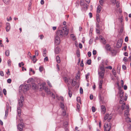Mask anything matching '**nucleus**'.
<instances>
[{
    "mask_svg": "<svg viewBox=\"0 0 131 131\" xmlns=\"http://www.w3.org/2000/svg\"><path fill=\"white\" fill-rule=\"evenodd\" d=\"M96 53V50H93V54L94 55H95Z\"/></svg>",
    "mask_w": 131,
    "mask_h": 131,
    "instance_id": "nucleus-59",
    "label": "nucleus"
},
{
    "mask_svg": "<svg viewBox=\"0 0 131 131\" xmlns=\"http://www.w3.org/2000/svg\"><path fill=\"white\" fill-rule=\"evenodd\" d=\"M122 41H117L116 43V47L117 48H119L122 45Z\"/></svg>",
    "mask_w": 131,
    "mask_h": 131,
    "instance_id": "nucleus-13",
    "label": "nucleus"
},
{
    "mask_svg": "<svg viewBox=\"0 0 131 131\" xmlns=\"http://www.w3.org/2000/svg\"><path fill=\"white\" fill-rule=\"evenodd\" d=\"M77 100L78 102L81 103V98L80 97H77Z\"/></svg>",
    "mask_w": 131,
    "mask_h": 131,
    "instance_id": "nucleus-37",
    "label": "nucleus"
},
{
    "mask_svg": "<svg viewBox=\"0 0 131 131\" xmlns=\"http://www.w3.org/2000/svg\"><path fill=\"white\" fill-rule=\"evenodd\" d=\"M10 29V24L7 23H6V29L7 32Z\"/></svg>",
    "mask_w": 131,
    "mask_h": 131,
    "instance_id": "nucleus-12",
    "label": "nucleus"
},
{
    "mask_svg": "<svg viewBox=\"0 0 131 131\" xmlns=\"http://www.w3.org/2000/svg\"><path fill=\"white\" fill-rule=\"evenodd\" d=\"M30 85L29 84H25V85H21L19 87V90H21L25 93L28 91L30 88Z\"/></svg>",
    "mask_w": 131,
    "mask_h": 131,
    "instance_id": "nucleus-2",
    "label": "nucleus"
},
{
    "mask_svg": "<svg viewBox=\"0 0 131 131\" xmlns=\"http://www.w3.org/2000/svg\"><path fill=\"white\" fill-rule=\"evenodd\" d=\"M123 98H121V99L120 101V103L121 104H122L123 103V102L124 101H123Z\"/></svg>",
    "mask_w": 131,
    "mask_h": 131,
    "instance_id": "nucleus-61",
    "label": "nucleus"
},
{
    "mask_svg": "<svg viewBox=\"0 0 131 131\" xmlns=\"http://www.w3.org/2000/svg\"><path fill=\"white\" fill-rule=\"evenodd\" d=\"M106 68L111 70L112 69V67L111 66H110L106 67Z\"/></svg>",
    "mask_w": 131,
    "mask_h": 131,
    "instance_id": "nucleus-54",
    "label": "nucleus"
},
{
    "mask_svg": "<svg viewBox=\"0 0 131 131\" xmlns=\"http://www.w3.org/2000/svg\"><path fill=\"white\" fill-rule=\"evenodd\" d=\"M18 101L19 103V107H22L23 105V101H20V99L18 100Z\"/></svg>",
    "mask_w": 131,
    "mask_h": 131,
    "instance_id": "nucleus-22",
    "label": "nucleus"
},
{
    "mask_svg": "<svg viewBox=\"0 0 131 131\" xmlns=\"http://www.w3.org/2000/svg\"><path fill=\"white\" fill-rule=\"evenodd\" d=\"M43 90L45 91L48 94H51V92H50V90L47 87H43Z\"/></svg>",
    "mask_w": 131,
    "mask_h": 131,
    "instance_id": "nucleus-9",
    "label": "nucleus"
},
{
    "mask_svg": "<svg viewBox=\"0 0 131 131\" xmlns=\"http://www.w3.org/2000/svg\"><path fill=\"white\" fill-rule=\"evenodd\" d=\"M5 55L7 56H8L9 55V50H7L5 52Z\"/></svg>",
    "mask_w": 131,
    "mask_h": 131,
    "instance_id": "nucleus-32",
    "label": "nucleus"
},
{
    "mask_svg": "<svg viewBox=\"0 0 131 131\" xmlns=\"http://www.w3.org/2000/svg\"><path fill=\"white\" fill-rule=\"evenodd\" d=\"M69 30L67 29L66 26L64 27L62 30L58 31L56 35L55 38V41H60V38L66 36L68 34Z\"/></svg>",
    "mask_w": 131,
    "mask_h": 131,
    "instance_id": "nucleus-1",
    "label": "nucleus"
},
{
    "mask_svg": "<svg viewBox=\"0 0 131 131\" xmlns=\"http://www.w3.org/2000/svg\"><path fill=\"white\" fill-rule=\"evenodd\" d=\"M112 71L113 74L115 76V75H116V73L115 70L114 69H113L112 70Z\"/></svg>",
    "mask_w": 131,
    "mask_h": 131,
    "instance_id": "nucleus-40",
    "label": "nucleus"
},
{
    "mask_svg": "<svg viewBox=\"0 0 131 131\" xmlns=\"http://www.w3.org/2000/svg\"><path fill=\"white\" fill-rule=\"evenodd\" d=\"M125 119L127 123L130 122H131L130 118L128 116H127Z\"/></svg>",
    "mask_w": 131,
    "mask_h": 131,
    "instance_id": "nucleus-26",
    "label": "nucleus"
},
{
    "mask_svg": "<svg viewBox=\"0 0 131 131\" xmlns=\"http://www.w3.org/2000/svg\"><path fill=\"white\" fill-rule=\"evenodd\" d=\"M68 90H69V91H68V94L69 96L70 97H71L72 95V92L70 90L69 88H68Z\"/></svg>",
    "mask_w": 131,
    "mask_h": 131,
    "instance_id": "nucleus-30",
    "label": "nucleus"
},
{
    "mask_svg": "<svg viewBox=\"0 0 131 131\" xmlns=\"http://www.w3.org/2000/svg\"><path fill=\"white\" fill-rule=\"evenodd\" d=\"M118 93L119 94L120 98H124V97L123 96L124 92L123 90L119 89Z\"/></svg>",
    "mask_w": 131,
    "mask_h": 131,
    "instance_id": "nucleus-7",
    "label": "nucleus"
},
{
    "mask_svg": "<svg viewBox=\"0 0 131 131\" xmlns=\"http://www.w3.org/2000/svg\"><path fill=\"white\" fill-rule=\"evenodd\" d=\"M111 1L113 4H115L116 3V0H111Z\"/></svg>",
    "mask_w": 131,
    "mask_h": 131,
    "instance_id": "nucleus-64",
    "label": "nucleus"
},
{
    "mask_svg": "<svg viewBox=\"0 0 131 131\" xmlns=\"http://www.w3.org/2000/svg\"><path fill=\"white\" fill-rule=\"evenodd\" d=\"M99 2L101 5H103V4L104 1L103 0H100Z\"/></svg>",
    "mask_w": 131,
    "mask_h": 131,
    "instance_id": "nucleus-48",
    "label": "nucleus"
},
{
    "mask_svg": "<svg viewBox=\"0 0 131 131\" xmlns=\"http://www.w3.org/2000/svg\"><path fill=\"white\" fill-rule=\"evenodd\" d=\"M89 75L90 74L89 73H88L85 75L86 78V79H88L89 78Z\"/></svg>",
    "mask_w": 131,
    "mask_h": 131,
    "instance_id": "nucleus-51",
    "label": "nucleus"
},
{
    "mask_svg": "<svg viewBox=\"0 0 131 131\" xmlns=\"http://www.w3.org/2000/svg\"><path fill=\"white\" fill-rule=\"evenodd\" d=\"M46 49H45L43 51V55L44 57H45L46 56Z\"/></svg>",
    "mask_w": 131,
    "mask_h": 131,
    "instance_id": "nucleus-38",
    "label": "nucleus"
},
{
    "mask_svg": "<svg viewBox=\"0 0 131 131\" xmlns=\"http://www.w3.org/2000/svg\"><path fill=\"white\" fill-rule=\"evenodd\" d=\"M126 110L124 112V115L125 116H128L129 115V105L128 104H127L126 106Z\"/></svg>",
    "mask_w": 131,
    "mask_h": 131,
    "instance_id": "nucleus-5",
    "label": "nucleus"
},
{
    "mask_svg": "<svg viewBox=\"0 0 131 131\" xmlns=\"http://www.w3.org/2000/svg\"><path fill=\"white\" fill-rule=\"evenodd\" d=\"M100 69L101 70V71L105 72V70L104 69V66H101L100 68Z\"/></svg>",
    "mask_w": 131,
    "mask_h": 131,
    "instance_id": "nucleus-36",
    "label": "nucleus"
},
{
    "mask_svg": "<svg viewBox=\"0 0 131 131\" xmlns=\"http://www.w3.org/2000/svg\"><path fill=\"white\" fill-rule=\"evenodd\" d=\"M101 9V7L100 5H99L97 7V12L98 13H99Z\"/></svg>",
    "mask_w": 131,
    "mask_h": 131,
    "instance_id": "nucleus-20",
    "label": "nucleus"
},
{
    "mask_svg": "<svg viewBox=\"0 0 131 131\" xmlns=\"http://www.w3.org/2000/svg\"><path fill=\"white\" fill-rule=\"evenodd\" d=\"M80 93L82 94L83 93V90L81 87H80Z\"/></svg>",
    "mask_w": 131,
    "mask_h": 131,
    "instance_id": "nucleus-42",
    "label": "nucleus"
},
{
    "mask_svg": "<svg viewBox=\"0 0 131 131\" xmlns=\"http://www.w3.org/2000/svg\"><path fill=\"white\" fill-rule=\"evenodd\" d=\"M88 6L86 4L84 5H83L82 7V9L84 11L86 10L87 9Z\"/></svg>",
    "mask_w": 131,
    "mask_h": 131,
    "instance_id": "nucleus-23",
    "label": "nucleus"
},
{
    "mask_svg": "<svg viewBox=\"0 0 131 131\" xmlns=\"http://www.w3.org/2000/svg\"><path fill=\"white\" fill-rule=\"evenodd\" d=\"M96 33L97 34H100V31L99 30H98L97 29H96Z\"/></svg>",
    "mask_w": 131,
    "mask_h": 131,
    "instance_id": "nucleus-53",
    "label": "nucleus"
},
{
    "mask_svg": "<svg viewBox=\"0 0 131 131\" xmlns=\"http://www.w3.org/2000/svg\"><path fill=\"white\" fill-rule=\"evenodd\" d=\"M56 60L57 62L58 63H60V57L59 56H57L56 57Z\"/></svg>",
    "mask_w": 131,
    "mask_h": 131,
    "instance_id": "nucleus-24",
    "label": "nucleus"
},
{
    "mask_svg": "<svg viewBox=\"0 0 131 131\" xmlns=\"http://www.w3.org/2000/svg\"><path fill=\"white\" fill-rule=\"evenodd\" d=\"M0 75L1 76H4V74L3 71H0Z\"/></svg>",
    "mask_w": 131,
    "mask_h": 131,
    "instance_id": "nucleus-62",
    "label": "nucleus"
},
{
    "mask_svg": "<svg viewBox=\"0 0 131 131\" xmlns=\"http://www.w3.org/2000/svg\"><path fill=\"white\" fill-rule=\"evenodd\" d=\"M56 97L57 99L59 100H61L62 101H63L64 100V98L62 96L59 97L57 94L56 95Z\"/></svg>",
    "mask_w": 131,
    "mask_h": 131,
    "instance_id": "nucleus-18",
    "label": "nucleus"
},
{
    "mask_svg": "<svg viewBox=\"0 0 131 131\" xmlns=\"http://www.w3.org/2000/svg\"><path fill=\"white\" fill-rule=\"evenodd\" d=\"M17 113L18 116L20 117L21 114V110L20 107H18L17 108Z\"/></svg>",
    "mask_w": 131,
    "mask_h": 131,
    "instance_id": "nucleus-14",
    "label": "nucleus"
},
{
    "mask_svg": "<svg viewBox=\"0 0 131 131\" xmlns=\"http://www.w3.org/2000/svg\"><path fill=\"white\" fill-rule=\"evenodd\" d=\"M39 70L40 72H42L43 70V67L42 66H40L39 67Z\"/></svg>",
    "mask_w": 131,
    "mask_h": 131,
    "instance_id": "nucleus-34",
    "label": "nucleus"
},
{
    "mask_svg": "<svg viewBox=\"0 0 131 131\" xmlns=\"http://www.w3.org/2000/svg\"><path fill=\"white\" fill-rule=\"evenodd\" d=\"M11 81L12 80L10 79H8L7 80V82L9 83H10L11 82Z\"/></svg>",
    "mask_w": 131,
    "mask_h": 131,
    "instance_id": "nucleus-55",
    "label": "nucleus"
},
{
    "mask_svg": "<svg viewBox=\"0 0 131 131\" xmlns=\"http://www.w3.org/2000/svg\"><path fill=\"white\" fill-rule=\"evenodd\" d=\"M70 37L73 40H75L76 39L75 36L73 34H71L70 35Z\"/></svg>",
    "mask_w": 131,
    "mask_h": 131,
    "instance_id": "nucleus-21",
    "label": "nucleus"
},
{
    "mask_svg": "<svg viewBox=\"0 0 131 131\" xmlns=\"http://www.w3.org/2000/svg\"><path fill=\"white\" fill-rule=\"evenodd\" d=\"M47 82L48 83V85L50 87H52L51 84V83H50V82L49 80H47Z\"/></svg>",
    "mask_w": 131,
    "mask_h": 131,
    "instance_id": "nucleus-43",
    "label": "nucleus"
},
{
    "mask_svg": "<svg viewBox=\"0 0 131 131\" xmlns=\"http://www.w3.org/2000/svg\"><path fill=\"white\" fill-rule=\"evenodd\" d=\"M23 126L24 123H21L17 126V128L20 131H22L23 130Z\"/></svg>",
    "mask_w": 131,
    "mask_h": 131,
    "instance_id": "nucleus-6",
    "label": "nucleus"
},
{
    "mask_svg": "<svg viewBox=\"0 0 131 131\" xmlns=\"http://www.w3.org/2000/svg\"><path fill=\"white\" fill-rule=\"evenodd\" d=\"M91 59H89L87 60V63L88 65H90L91 64Z\"/></svg>",
    "mask_w": 131,
    "mask_h": 131,
    "instance_id": "nucleus-39",
    "label": "nucleus"
},
{
    "mask_svg": "<svg viewBox=\"0 0 131 131\" xmlns=\"http://www.w3.org/2000/svg\"><path fill=\"white\" fill-rule=\"evenodd\" d=\"M112 124L109 123H105L104 125V131H110L111 128Z\"/></svg>",
    "mask_w": 131,
    "mask_h": 131,
    "instance_id": "nucleus-3",
    "label": "nucleus"
},
{
    "mask_svg": "<svg viewBox=\"0 0 131 131\" xmlns=\"http://www.w3.org/2000/svg\"><path fill=\"white\" fill-rule=\"evenodd\" d=\"M92 111L93 112H94L96 111L95 108L94 106H92Z\"/></svg>",
    "mask_w": 131,
    "mask_h": 131,
    "instance_id": "nucleus-44",
    "label": "nucleus"
},
{
    "mask_svg": "<svg viewBox=\"0 0 131 131\" xmlns=\"http://www.w3.org/2000/svg\"><path fill=\"white\" fill-rule=\"evenodd\" d=\"M32 89L34 90H36L38 88L37 84L34 83L32 84Z\"/></svg>",
    "mask_w": 131,
    "mask_h": 131,
    "instance_id": "nucleus-15",
    "label": "nucleus"
},
{
    "mask_svg": "<svg viewBox=\"0 0 131 131\" xmlns=\"http://www.w3.org/2000/svg\"><path fill=\"white\" fill-rule=\"evenodd\" d=\"M123 39H124V38H123V37H121L119 38L118 41H123Z\"/></svg>",
    "mask_w": 131,
    "mask_h": 131,
    "instance_id": "nucleus-63",
    "label": "nucleus"
},
{
    "mask_svg": "<svg viewBox=\"0 0 131 131\" xmlns=\"http://www.w3.org/2000/svg\"><path fill=\"white\" fill-rule=\"evenodd\" d=\"M54 51L55 53L58 54L60 52V49L59 48L56 47Z\"/></svg>",
    "mask_w": 131,
    "mask_h": 131,
    "instance_id": "nucleus-17",
    "label": "nucleus"
},
{
    "mask_svg": "<svg viewBox=\"0 0 131 131\" xmlns=\"http://www.w3.org/2000/svg\"><path fill=\"white\" fill-rule=\"evenodd\" d=\"M60 43V41H55L54 44L55 45H57L59 44Z\"/></svg>",
    "mask_w": 131,
    "mask_h": 131,
    "instance_id": "nucleus-46",
    "label": "nucleus"
},
{
    "mask_svg": "<svg viewBox=\"0 0 131 131\" xmlns=\"http://www.w3.org/2000/svg\"><path fill=\"white\" fill-rule=\"evenodd\" d=\"M112 118V115L111 114H109L108 113H107L106 114L105 116L104 117L103 120L104 122L107 119L108 122H110Z\"/></svg>",
    "mask_w": 131,
    "mask_h": 131,
    "instance_id": "nucleus-4",
    "label": "nucleus"
},
{
    "mask_svg": "<svg viewBox=\"0 0 131 131\" xmlns=\"http://www.w3.org/2000/svg\"><path fill=\"white\" fill-rule=\"evenodd\" d=\"M35 56H38L39 55L38 52L37 50H35Z\"/></svg>",
    "mask_w": 131,
    "mask_h": 131,
    "instance_id": "nucleus-49",
    "label": "nucleus"
},
{
    "mask_svg": "<svg viewBox=\"0 0 131 131\" xmlns=\"http://www.w3.org/2000/svg\"><path fill=\"white\" fill-rule=\"evenodd\" d=\"M5 3L6 4H8L9 3L10 0H3Z\"/></svg>",
    "mask_w": 131,
    "mask_h": 131,
    "instance_id": "nucleus-31",
    "label": "nucleus"
},
{
    "mask_svg": "<svg viewBox=\"0 0 131 131\" xmlns=\"http://www.w3.org/2000/svg\"><path fill=\"white\" fill-rule=\"evenodd\" d=\"M30 57L31 59L33 61V63H35L37 60V59L36 58L35 55L34 56L32 57L30 56Z\"/></svg>",
    "mask_w": 131,
    "mask_h": 131,
    "instance_id": "nucleus-16",
    "label": "nucleus"
},
{
    "mask_svg": "<svg viewBox=\"0 0 131 131\" xmlns=\"http://www.w3.org/2000/svg\"><path fill=\"white\" fill-rule=\"evenodd\" d=\"M105 72L103 71H101L100 72H99L98 74L99 76L102 79H103L104 78V73Z\"/></svg>",
    "mask_w": 131,
    "mask_h": 131,
    "instance_id": "nucleus-10",
    "label": "nucleus"
},
{
    "mask_svg": "<svg viewBox=\"0 0 131 131\" xmlns=\"http://www.w3.org/2000/svg\"><path fill=\"white\" fill-rule=\"evenodd\" d=\"M123 60L125 62H126L127 61L128 59L127 57H125L123 58Z\"/></svg>",
    "mask_w": 131,
    "mask_h": 131,
    "instance_id": "nucleus-52",
    "label": "nucleus"
},
{
    "mask_svg": "<svg viewBox=\"0 0 131 131\" xmlns=\"http://www.w3.org/2000/svg\"><path fill=\"white\" fill-rule=\"evenodd\" d=\"M80 5L83 6L85 4L83 2H82V1H80Z\"/></svg>",
    "mask_w": 131,
    "mask_h": 131,
    "instance_id": "nucleus-45",
    "label": "nucleus"
},
{
    "mask_svg": "<svg viewBox=\"0 0 131 131\" xmlns=\"http://www.w3.org/2000/svg\"><path fill=\"white\" fill-rule=\"evenodd\" d=\"M80 108V105L79 104H77V109L78 110H79V109Z\"/></svg>",
    "mask_w": 131,
    "mask_h": 131,
    "instance_id": "nucleus-57",
    "label": "nucleus"
},
{
    "mask_svg": "<svg viewBox=\"0 0 131 131\" xmlns=\"http://www.w3.org/2000/svg\"><path fill=\"white\" fill-rule=\"evenodd\" d=\"M99 40H102V41H106L103 37L101 36H99Z\"/></svg>",
    "mask_w": 131,
    "mask_h": 131,
    "instance_id": "nucleus-29",
    "label": "nucleus"
},
{
    "mask_svg": "<svg viewBox=\"0 0 131 131\" xmlns=\"http://www.w3.org/2000/svg\"><path fill=\"white\" fill-rule=\"evenodd\" d=\"M88 54L89 57H90L91 56V53L90 51H89L88 52Z\"/></svg>",
    "mask_w": 131,
    "mask_h": 131,
    "instance_id": "nucleus-58",
    "label": "nucleus"
},
{
    "mask_svg": "<svg viewBox=\"0 0 131 131\" xmlns=\"http://www.w3.org/2000/svg\"><path fill=\"white\" fill-rule=\"evenodd\" d=\"M76 54L77 56L78 57H79L80 56V52L79 49H78L77 50Z\"/></svg>",
    "mask_w": 131,
    "mask_h": 131,
    "instance_id": "nucleus-28",
    "label": "nucleus"
},
{
    "mask_svg": "<svg viewBox=\"0 0 131 131\" xmlns=\"http://www.w3.org/2000/svg\"><path fill=\"white\" fill-rule=\"evenodd\" d=\"M125 103H123L122 104V105L121 106V109H122V110H123L124 109H125Z\"/></svg>",
    "mask_w": 131,
    "mask_h": 131,
    "instance_id": "nucleus-33",
    "label": "nucleus"
},
{
    "mask_svg": "<svg viewBox=\"0 0 131 131\" xmlns=\"http://www.w3.org/2000/svg\"><path fill=\"white\" fill-rule=\"evenodd\" d=\"M121 85L122 86H123L124 85V82L123 81V80H121Z\"/></svg>",
    "mask_w": 131,
    "mask_h": 131,
    "instance_id": "nucleus-56",
    "label": "nucleus"
},
{
    "mask_svg": "<svg viewBox=\"0 0 131 131\" xmlns=\"http://www.w3.org/2000/svg\"><path fill=\"white\" fill-rule=\"evenodd\" d=\"M105 48L108 51H110L111 50L112 48L110 45L109 44H106L105 47Z\"/></svg>",
    "mask_w": 131,
    "mask_h": 131,
    "instance_id": "nucleus-11",
    "label": "nucleus"
},
{
    "mask_svg": "<svg viewBox=\"0 0 131 131\" xmlns=\"http://www.w3.org/2000/svg\"><path fill=\"white\" fill-rule=\"evenodd\" d=\"M111 53L113 54L114 55H115L116 54V51L115 50H112L111 49V50L110 51Z\"/></svg>",
    "mask_w": 131,
    "mask_h": 131,
    "instance_id": "nucleus-27",
    "label": "nucleus"
},
{
    "mask_svg": "<svg viewBox=\"0 0 131 131\" xmlns=\"http://www.w3.org/2000/svg\"><path fill=\"white\" fill-rule=\"evenodd\" d=\"M12 62L10 59L8 60L7 61V63L9 66H11Z\"/></svg>",
    "mask_w": 131,
    "mask_h": 131,
    "instance_id": "nucleus-35",
    "label": "nucleus"
},
{
    "mask_svg": "<svg viewBox=\"0 0 131 131\" xmlns=\"http://www.w3.org/2000/svg\"><path fill=\"white\" fill-rule=\"evenodd\" d=\"M123 27H122L120 29L119 32L120 33H122L123 32Z\"/></svg>",
    "mask_w": 131,
    "mask_h": 131,
    "instance_id": "nucleus-50",
    "label": "nucleus"
},
{
    "mask_svg": "<svg viewBox=\"0 0 131 131\" xmlns=\"http://www.w3.org/2000/svg\"><path fill=\"white\" fill-rule=\"evenodd\" d=\"M103 83V80H100L99 84V87L100 89H101L102 88V86Z\"/></svg>",
    "mask_w": 131,
    "mask_h": 131,
    "instance_id": "nucleus-19",
    "label": "nucleus"
},
{
    "mask_svg": "<svg viewBox=\"0 0 131 131\" xmlns=\"http://www.w3.org/2000/svg\"><path fill=\"white\" fill-rule=\"evenodd\" d=\"M77 83V81L75 80H73L71 83V84L73 86H74Z\"/></svg>",
    "mask_w": 131,
    "mask_h": 131,
    "instance_id": "nucleus-25",
    "label": "nucleus"
},
{
    "mask_svg": "<svg viewBox=\"0 0 131 131\" xmlns=\"http://www.w3.org/2000/svg\"><path fill=\"white\" fill-rule=\"evenodd\" d=\"M20 101H23L24 100V97L23 96H21L20 97Z\"/></svg>",
    "mask_w": 131,
    "mask_h": 131,
    "instance_id": "nucleus-47",
    "label": "nucleus"
},
{
    "mask_svg": "<svg viewBox=\"0 0 131 131\" xmlns=\"http://www.w3.org/2000/svg\"><path fill=\"white\" fill-rule=\"evenodd\" d=\"M3 92L4 94L6 95V91L5 89H4L3 90Z\"/></svg>",
    "mask_w": 131,
    "mask_h": 131,
    "instance_id": "nucleus-60",
    "label": "nucleus"
},
{
    "mask_svg": "<svg viewBox=\"0 0 131 131\" xmlns=\"http://www.w3.org/2000/svg\"><path fill=\"white\" fill-rule=\"evenodd\" d=\"M101 112L103 114H105L106 111V109L105 106L103 105L101 106Z\"/></svg>",
    "mask_w": 131,
    "mask_h": 131,
    "instance_id": "nucleus-8",
    "label": "nucleus"
},
{
    "mask_svg": "<svg viewBox=\"0 0 131 131\" xmlns=\"http://www.w3.org/2000/svg\"><path fill=\"white\" fill-rule=\"evenodd\" d=\"M64 105L63 103H61V107L63 109H64Z\"/></svg>",
    "mask_w": 131,
    "mask_h": 131,
    "instance_id": "nucleus-41",
    "label": "nucleus"
}]
</instances>
